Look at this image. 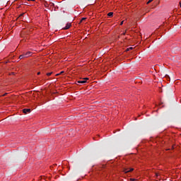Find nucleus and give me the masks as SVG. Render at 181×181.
I'll use <instances>...</instances> for the list:
<instances>
[{
  "mask_svg": "<svg viewBox=\"0 0 181 181\" xmlns=\"http://www.w3.org/2000/svg\"><path fill=\"white\" fill-rule=\"evenodd\" d=\"M6 94H8L7 93H6L4 95H6Z\"/></svg>",
  "mask_w": 181,
  "mask_h": 181,
  "instance_id": "obj_16",
  "label": "nucleus"
},
{
  "mask_svg": "<svg viewBox=\"0 0 181 181\" xmlns=\"http://www.w3.org/2000/svg\"><path fill=\"white\" fill-rule=\"evenodd\" d=\"M23 57H25V54L20 55L19 59H22Z\"/></svg>",
  "mask_w": 181,
  "mask_h": 181,
  "instance_id": "obj_7",
  "label": "nucleus"
},
{
  "mask_svg": "<svg viewBox=\"0 0 181 181\" xmlns=\"http://www.w3.org/2000/svg\"><path fill=\"white\" fill-rule=\"evenodd\" d=\"M30 109H23V112L24 113V114H28V112H30Z\"/></svg>",
  "mask_w": 181,
  "mask_h": 181,
  "instance_id": "obj_5",
  "label": "nucleus"
},
{
  "mask_svg": "<svg viewBox=\"0 0 181 181\" xmlns=\"http://www.w3.org/2000/svg\"><path fill=\"white\" fill-rule=\"evenodd\" d=\"M87 80H88V78H85L82 81H78V84H86L87 83Z\"/></svg>",
  "mask_w": 181,
  "mask_h": 181,
  "instance_id": "obj_1",
  "label": "nucleus"
},
{
  "mask_svg": "<svg viewBox=\"0 0 181 181\" xmlns=\"http://www.w3.org/2000/svg\"><path fill=\"white\" fill-rule=\"evenodd\" d=\"M156 177H158V176H159V174L158 173H156Z\"/></svg>",
  "mask_w": 181,
  "mask_h": 181,
  "instance_id": "obj_12",
  "label": "nucleus"
},
{
  "mask_svg": "<svg viewBox=\"0 0 181 181\" xmlns=\"http://www.w3.org/2000/svg\"><path fill=\"white\" fill-rule=\"evenodd\" d=\"M152 1H153V0H148V1L147 2V5L151 4V2H152Z\"/></svg>",
  "mask_w": 181,
  "mask_h": 181,
  "instance_id": "obj_11",
  "label": "nucleus"
},
{
  "mask_svg": "<svg viewBox=\"0 0 181 181\" xmlns=\"http://www.w3.org/2000/svg\"><path fill=\"white\" fill-rule=\"evenodd\" d=\"M134 168H124L123 172H124V173H129V172H132Z\"/></svg>",
  "mask_w": 181,
  "mask_h": 181,
  "instance_id": "obj_2",
  "label": "nucleus"
},
{
  "mask_svg": "<svg viewBox=\"0 0 181 181\" xmlns=\"http://www.w3.org/2000/svg\"><path fill=\"white\" fill-rule=\"evenodd\" d=\"M114 15V13L112 12H110L107 13V16H109L110 17Z\"/></svg>",
  "mask_w": 181,
  "mask_h": 181,
  "instance_id": "obj_6",
  "label": "nucleus"
},
{
  "mask_svg": "<svg viewBox=\"0 0 181 181\" xmlns=\"http://www.w3.org/2000/svg\"><path fill=\"white\" fill-rule=\"evenodd\" d=\"M86 19H87V18H82L80 21V23H81V22H83V21H86Z\"/></svg>",
  "mask_w": 181,
  "mask_h": 181,
  "instance_id": "obj_8",
  "label": "nucleus"
},
{
  "mask_svg": "<svg viewBox=\"0 0 181 181\" xmlns=\"http://www.w3.org/2000/svg\"><path fill=\"white\" fill-rule=\"evenodd\" d=\"M130 180H131V181H135V179L132 178V179H130Z\"/></svg>",
  "mask_w": 181,
  "mask_h": 181,
  "instance_id": "obj_13",
  "label": "nucleus"
},
{
  "mask_svg": "<svg viewBox=\"0 0 181 181\" xmlns=\"http://www.w3.org/2000/svg\"><path fill=\"white\" fill-rule=\"evenodd\" d=\"M32 54L31 52H28L26 53H24L25 57H29Z\"/></svg>",
  "mask_w": 181,
  "mask_h": 181,
  "instance_id": "obj_4",
  "label": "nucleus"
},
{
  "mask_svg": "<svg viewBox=\"0 0 181 181\" xmlns=\"http://www.w3.org/2000/svg\"><path fill=\"white\" fill-rule=\"evenodd\" d=\"M124 24V21L121 22L120 25H123Z\"/></svg>",
  "mask_w": 181,
  "mask_h": 181,
  "instance_id": "obj_14",
  "label": "nucleus"
},
{
  "mask_svg": "<svg viewBox=\"0 0 181 181\" xmlns=\"http://www.w3.org/2000/svg\"><path fill=\"white\" fill-rule=\"evenodd\" d=\"M70 26L71 24L70 23H66V26L63 28L64 30H67V29H70Z\"/></svg>",
  "mask_w": 181,
  "mask_h": 181,
  "instance_id": "obj_3",
  "label": "nucleus"
},
{
  "mask_svg": "<svg viewBox=\"0 0 181 181\" xmlns=\"http://www.w3.org/2000/svg\"><path fill=\"white\" fill-rule=\"evenodd\" d=\"M52 72H49V73H47V76H52Z\"/></svg>",
  "mask_w": 181,
  "mask_h": 181,
  "instance_id": "obj_10",
  "label": "nucleus"
},
{
  "mask_svg": "<svg viewBox=\"0 0 181 181\" xmlns=\"http://www.w3.org/2000/svg\"><path fill=\"white\" fill-rule=\"evenodd\" d=\"M40 75V72H37V76Z\"/></svg>",
  "mask_w": 181,
  "mask_h": 181,
  "instance_id": "obj_15",
  "label": "nucleus"
},
{
  "mask_svg": "<svg viewBox=\"0 0 181 181\" xmlns=\"http://www.w3.org/2000/svg\"><path fill=\"white\" fill-rule=\"evenodd\" d=\"M28 1H35V0H28Z\"/></svg>",
  "mask_w": 181,
  "mask_h": 181,
  "instance_id": "obj_17",
  "label": "nucleus"
},
{
  "mask_svg": "<svg viewBox=\"0 0 181 181\" xmlns=\"http://www.w3.org/2000/svg\"><path fill=\"white\" fill-rule=\"evenodd\" d=\"M132 49H134L132 47H129L127 49V52H129V50H132Z\"/></svg>",
  "mask_w": 181,
  "mask_h": 181,
  "instance_id": "obj_9",
  "label": "nucleus"
}]
</instances>
